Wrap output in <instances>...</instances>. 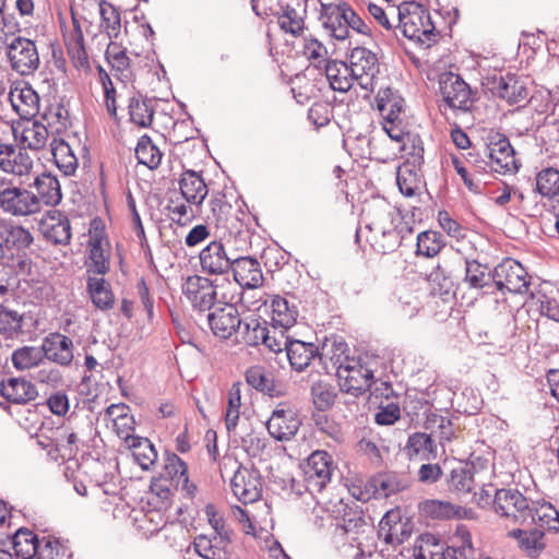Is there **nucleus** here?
<instances>
[{
    "label": "nucleus",
    "mask_w": 559,
    "mask_h": 559,
    "mask_svg": "<svg viewBox=\"0 0 559 559\" xmlns=\"http://www.w3.org/2000/svg\"><path fill=\"white\" fill-rule=\"evenodd\" d=\"M367 217L370 219L366 228L370 231L367 240L372 249L380 254L394 252L404 239L401 229L393 224L395 222L392 206L384 198L374 199L365 209Z\"/></svg>",
    "instance_id": "nucleus-1"
},
{
    "label": "nucleus",
    "mask_w": 559,
    "mask_h": 559,
    "mask_svg": "<svg viewBox=\"0 0 559 559\" xmlns=\"http://www.w3.org/2000/svg\"><path fill=\"white\" fill-rule=\"evenodd\" d=\"M399 28L404 37L416 46L428 49L438 43L440 33L436 26L424 28L423 19L427 17V8L415 0L403 1L397 7Z\"/></svg>",
    "instance_id": "nucleus-2"
},
{
    "label": "nucleus",
    "mask_w": 559,
    "mask_h": 559,
    "mask_svg": "<svg viewBox=\"0 0 559 559\" xmlns=\"http://www.w3.org/2000/svg\"><path fill=\"white\" fill-rule=\"evenodd\" d=\"M439 91L447 106L453 110L469 112L478 99L477 91H473L460 74L451 71L440 74Z\"/></svg>",
    "instance_id": "nucleus-3"
},
{
    "label": "nucleus",
    "mask_w": 559,
    "mask_h": 559,
    "mask_svg": "<svg viewBox=\"0 0 559 559\" xmlns=\"http://www.w3.org/2000/svg\"><path fill=\"white\" fill-rule=\"evenodd\" d=\"M488 143H483L484 156L490 159V169L495 173H512L513 175L520 170L521 163L516 158V153L510 143L509 138L500 132H490Z\"/></svg>",
    "instance_id": "nucleus-4"
},
{
    "label": "nucleus",
    "mask_w": 559,
    "mask_h": 559,
    "mask_svg": "<svg viewBox=\"0 0 559 559\" xmlns=\"http://www.w3.org/2000/svg\"><path fill=\"white\" fill-rule=\"evenodd\" d=\"M4 43L10 66L14 71L21 75H29L38 69L40 60L34 40L16 36Z\"/></svg>",
    "instance_id": "nucleus-5"
},
{
    "label": "nucleus",
    "mask_w": 559,
    "mask_h": 559,
    "mask_svg": "<svg viewBox=\"0 0 559 559\" xmlns=\"http://www.w3.org/2000/svg\"><path fill=\"white\" fill-rule=\"evenodd\" d=\"M487 88L492 96L506 100L509 105L524 103L530 95L526 79L511 72L487 78Z\"/></svg>",
    "instance_id": "nucleus-6"
},
{
    "label": "nucleus",
    "mask_w": 559,
    "mask_h": 559,
    "mask_svg": "<svg viewBox=\"0 0 559 559\" xmlns=\"http://www.w3.org/2000/svg\"><path fill=\"white\" fill-rule=\"evenodd\" d=\"M493 287L502 294H525L530 287L527 272L513 259H504L493 267Z\"/></svg>",
    "instance_id": "nucleus-7"
},
{
    "label": "nucleus",
    "mask_w": 559,
    "mask_h": 559,
    "mask_svg": "<svg viewBox=\"0 0 559 559\" xmlns=\"http://www.w3.org/2000/svg\"><path fill=\"white\" fill-rule=\"evenodd\" d=\"M302 471L307 490L311 493L321 492L331 481L333 459L326 451H314L308 456Z\"/></svg>",
    "instance_id": "nucleus-8"
},
{
    "label": "nucleus",
    "mask_w": 559,
    "mask_h": 559,
    "mask_svg": "<svg viewBox=\"0 0 559 559\" xmlns=\"http://www.w3.org/2000/svg\"><path fill=\"white\" fill-rule=\"evenodd\" d=\"M308 0H278L273 16L285 34L299 37L306 28Z\"/></svg>",
    "instance_id": "nucleus-9"
},
{
    "label": "nucleus",
    "mask_w": 559,
    "mask_h": 559,
    "mask_svg": "<svg viewBox=\"0 0 559 559\" xmlns=\"http://www.w3.org/2000/svg\"><path fill=\"white\" fill-rule=\"evenodd\" d=\"M216 288L217 285L214 281L195 274L187 277L182 284V294L193 309L204 312L214 307L217 298Z\"/></svg>",
    "instance_id": "nucleus-10"
},
{
    "label": "nucleus",
    "mask_w": 559,
    "mask_h": 559,
    "mask_svg": "<svg viewBox=\"0 0 559 559\" xmlns=\"http://www.w3.org/2000/svg\"><path fill=\"white\" fill-rule=\"evenodd\" d=\"M336 374L341 391L358 397L369 391L376 382L373 371L360 364H341Z\"/></svg>",
    "instance_id": "nucleus-11"
},
{
    "label": "nucleus",
    "mask_w": 559,
    "mask_h": 559,
    "mask_svg": "<svg viewBox=\"0 0 559 559\" xmlns=\"http://www.w3.org/2000/svg\"><path fill=\"white\" fill-rule=\"evenodd\" d=\"M0 207L13 216H27L39 212V201L32 191L9 187L0 191Z\"/></svg>",
    "instance_id": "nucleus-12"
},
{
    "label": "nucleus",
    "mask_w": 559,
    "mask_h": 559,
    "mask_svg": "<svg viewBox=\"0 0 559 559\" xmlns=\"http://www.w3.org/2000/svg\"><path fill=\"white\" fill-rule=\"evenodd\" d=\"M300 425L297 411L287 403H280L266 421V429L275 440L287 441L297 433Z\"/></svg>",
    "instance_id": "nucleus-13"
},
{
    "label": "nucleus",
    "mask_w": 559,
    "mask_h": 559,
    "mask_svg": "<svg viewBox=\"0 0 559 559\" xmlns=\"http://www.w3.org/2000/svg\"><path fill=\"white\" fill-rule=\"evenodd\" d=\"M233 493L243 504L253 503L262 496L261 475L255 468L238 465L230 479Z\"/></svg>",
    "instance_id": "nucleus-14"
},
{
    "label": "nucleus",
    "mask_w": 559,
    "mask_h": 559,
    "mask_svg": "<svg viewBox=\"0 0 559 559\" xmlns=\"http://www.w3.org/2000/svg\"><path fill=\"white\" fill-rule=\"evenodd\" d=\"M420 545H415V559H475L476 552L455 544L444 548L432 534L420 535Z\"/></svg>",
    "instance_id": "nucleus-15"
},
{
    "label": "nucleus",
    "mask_w": 559,
    "mask_h": 559,
    "mask_svg": "<svg viewBox=\"0 0 559 559\" xmlns=\"http://www.w3.org/2000/svg\"><path fill=\"white\" fill-rule=\"evenodd\" d=\"M413 533V523L402 518L400 509H392L382 516L379 523L378 536L385 544L396 546L403 544Z\"/></svg>",
    "instance_id": "nucleus-16"
},
{
    "label": "nucleus",
    "mask_w": 559,
    "mask_h": 559,
    "mask_svg": "<svg viewBox=\"0 0 559 559\" xmlns=\"http://www.w3.org/2000/svg\"><path fill=\"white\" fill-rule=\"evenodd\" d=\"M207 322L213 334L224 340L229 338L234 333L239 334L243 324L238 309L233 304H225L210 311Z\"/></svg>",
    "instance_id": "nucleus-17"
},
{
    "label": "nucleus",
    "mask_w": 559,
    "mask_h": 559,
    "mask_svg": "<svg viewBox=\"0 0 559 559\" xmlns=\"http://www.w3.org/2000/svg\"><path fill=\"white\" fill-rule=\"evenodd\" d=\"M245 379L249 386L269 397H282L286 394L285 383L273 370L264 366L249 367L245 372Z\"/></svg>",
    "instance_id": "nucleus-18"
},
{
    "label": "nucleus",
    "mask_w": 559,
    "mask_h": 559,
    "mask_svg": "<svg viewBox=\"0 0 559 559\" xmlns=\"http://www.w3.org/2000/svg\"><path fill=\"white\" fill-rule=\"evenodd\" d=\"M495 512L503 518L526 521L531 511L527 498L520 490L501 488L496 489Z\"/></svg>",
    "instance_id": "nucleus-19"
},
{
    "label": "nucleus",
    "mask_w": 559,
    "mask_h": 559,
    "mask_svg": "<svg viewBox=\"0 0 559 559\" xmlns=\"http://www.w3.org/2000/svg\"><path fill=\"white\" fill-rule=\"evenodd\" d=\"M201 271L209 275L228 274L234 257L229 255L221 240L211 241L199 253Z\"/></svg>",
    "instance_id": "nucleus-20"
},
{
    "label": "nucleus",
    "mask_w": 559,
    "mask_h": 559,
    "mask_svg": "<svg viewBox=\"0 0 559 559\" xmlns=\"http://www.w3.org/2000/svg\"><path fill=\"white\" fill-rule=\"evenodd\" d=\"M320 4L319 20L323 28L329 31L330 35L337 40L346 39L349 31L346 29L345 20L346 13L349 11V4L344 0L331 3L320 2Z\"/></svg>",
    "instance_id": "nucleus-21"
},
{
    "label": "nucleus",
    "mask_w": 559,
    "mask_h": 559,
    "mask_svg": "<svg viewBox=\"0 0 559 559\" xmlns=\"http://www.w3.org/2000/svg\"><path fill=\"white\" fill-rule=\"evenodd\" d=\"M44 360L47 359L62 367H68L74 358V345L72 340L60 333L51 332L41 341Z\"/></svg>",
    "instance_id": "nucleus-22"
},
{
    "label": "nucleus",
    "mask_w": 559,
    "mask_h": 559,
    "mask_svg": "<svg viewBox=\"0 0 559 559\" xmlns=\"http://www.w3.org/2000/svg\"><path fill=\"white\" fill-rule=\"evenodd\" d=\"M33 240L28 229L10 221L0 219V245L4 259L14 257L15 252H23L33 243Z\"/></svg>",
    "instance_id": "nucleus-23"
},
{
    "label": "nucleus",
    "mask_w": 559,
    "mask_h": 559,
    "mask_svg": "<svg viewBox=\"0 0 559 559\" xmlns=\"http://www.w3.org/2000/svg\"><path fill=\"white\" fill-rule=\"evenodd\" d=\"M405 488V481L402 480L396 473H378L366 481L365 492H361L357 499L367 501L370 498H388Z\"/></svg>",
    "instance_id": "nucleus-24"
},
{
    "label": "nucleus",
    "mask_w": 559,
    "mask_h": 559,
    "mask_svg": "<svg viewBox=\"0 0 559 559\" xmlns=\"http://www.w3.org/2000/svg\"><path fill=\"white\" fill-rule=\"evenodd\" d=\"M40 230L45 238L55 245H69L71 240V224L68 216L58 211H47L39 221Z\"/></svg>",
    "instance_id": "nucleus-25"
},
{
    "label": "nucleus",
    "mask_w": 559,
    "mask_h": 559,
    "mask_svg": "<svg viewBox=\"0 0 559 559\" xmlns=\"http://www.w3.org/2000/svg\"><path fill=\"white\" fill-rule=\"evenodd\" d=\"M230 271L241 288L254 289L263 285V273L260 262L255 258L235 257Z\"/></svg>",
    "instance_id": "nucleus-26"
},
{
    "label": "nucleus",
    "mask_w": 559,
    "mask_h": 559,
    "mask_svg": "<svg viewBox=\"0 0 559 559\" xmlns=\"http://www.w3.org/2000/svg\"><path fill=\"white\" fill-rule=\"evenodd\" d=\"M233 532H224V536L198 535L193 547L195 552L204 559H231Z\"/></svg>",
    "instance_id": "nucleus-27"
},
{
    "label": "nucleus",
    "mask_w": 559,
    "mask_h": 559,
    "mask_svg": "<svg viewBox=\"0 0 559 559\" xmlns=\"http://www.w3.org/2000/svg\"><path fill=\"white\" fill-rule=\"evenodd\" d=\"M319 70L323 69L333 91L345 93L348 92L354 82V70L346 61L337 59L320 60L319 64H314Z\"/></svg>",
    "instance_id": "nucleus-28"
},
{
    "label": "nucleus",
    "mask_w": 559,
    "mask_h": 559,
    "mask_svg": "<svg viewBox=\"0 0 559 559\" xmlns=\"http://www.w3.org/2000/svg\"><path fill=\"white\" fill-rule=\"evenodd\" d=\"M10 102L14 111L22 120L31 121L39 112V95L31 84L24 82L10 92Z\"/></svg>",
    "instance_id": "nucleus-29"
},
{
    "label": "nucleus",
    "mask_w": 559,
    "mask_h": 559,
    "mask_svg": "<svg viewBox=\"0 0 559 559\" xmlns=\"http://www.w3.org/2000/svg\"><path fill=\"white\" fill-rule=\"evenodd\" d=\"M0 395L9 403L24 405L34 401L38 391L25 378L10 377L0 381Z\"/></svg>",
    "instance_id": "nucleus-30"
},
{
    "label": "nucleus",
    "mask_w": 559,
    "mask_h": 559,
    "mask_svg": "<svg viewBox=\"0 0 559 559\" xmlns=\"http://www.w3.org/2000/svg\"><path fill=\"white\" fill-rule=\"evenodd\" d=\"M332 514L341 523L337 525L345 531V533H360L364 532V527L368 526L367 519L364 515L361 508L355 502H344L340 499L333 506Z\"/></svg>",
    "instance_id": "nucleus-31"
},
{
    "label": "nucleus",
    "mask_w": 559,
    "mask_h": 559,
    "mask_svg": "<svg viewBox=\"0 0 559 559\" xmlns=\"http://www.w3.org/2000/svg\"><path fill=\"white\" fill-rule=\"evenodd\" d=\"M284 345L289 364L296 371H304L312 359L321 358L318 346L312 342L287 337Z\"/></svg>",
    "instance_id": "nucleus-32"
},
{
    "label": "nucleus",
    "mask_w": 559,
    "mask_h": 559,
    "mask_svg": "<svg viewBox=\"0 0 559 559\" xmlns=\"http://www.w3.org/2000/svg\"><path fill=\"white\" fill-rule=\"evenodd\" d=\"M272 321L274 326L289 329L298 319L299 309L295 296H271Z\"/></svg>",
    "instance_id": "nucleus-33"
},
{
    "label": "nucleus",
    "mask_w": 559,
    "mask_h": 559,
    "mask_svg": "<svg viewBox=\"0 0 559 559\" xmlns=\"http://www.w3.org/2000/svg\"><path fill=\"white\" fill-rule=\"evenodd\" d=\"M465 275L464 283L471 289H486V293L491 292L493 287V269L489 264L481 263L477 259H464Z\"/></svg>",
    "instance_id": "nucleus-34"
},
{
    "label": "nucleus",
    "mask_w": 559,
    "mask_h": 559,
    "mask_svg": "<svg viewBox=\"0 0 559 559\" xmlns=\"http://www.w3.org/2000/svg\"><path fill=\"white\" fill-rule=\"evenodd\" d=\"M403 451L411 461L420 460L429 462L437 457V443L426 432H414L408 436Z\"/></svg>",
    "instance_id": "nucleus-35"
},
{
    "label": "nucleus",
    "mask_w": 559,
    "mask_h": 559,
    "mask_svg": "<svg viewBox=\"0 0 559 559\" xmlns=\"http://www.w3.org/2000/svg\"><path fill=\"white\" fill-rule=\"evenodd\" d=\"M428 281L431 283V295L448 301L455 295V282L448 262L438 263L430 274Z\"/></svg>",
    "instance_id": "nucleus-36"
},
{
    "label": "nucleus",
    "mask_w": 559,
    "mask_h": 559,
    "mask_svg": "<svg viewBox=\"0 0 559 559\" xmlns=\"http://www.w3.org/2000/svg\"><path fill=\"white\" fill-rule=\"evenodd\" d=\"M156 98H148L141 92H136L129 98L128 111L130 121L141 128H148L154 119L155 107L153 102Z\"/></svg>",
    "instance_id": "nucleus-37"
},
{
    "label": "nucleus",
    "mask_w": 559,
    "mask_h": 559,
    "mask_svg": "<svg viewBox=\"0 0 559 559\" xmlns=\"http://www.w3.org/2000/svg\"><path fill=\"white\" fill-rule=\"evenodd\" d=\"M86 292L98 310L107 311L114 307L115 295L110 283L105 277H87Z\"/></svg>",
    "instance_id": "nucleus-38"
},
{
    "label": "nucleus",
    "mask_w": 559,
    "mask_h": 559,
    "mask_svg": "<svg viewBox=\"0 0 559 559\" xmlns=\"http://www.w3.org/2000/svg\"><path fill=\"white\" fill-rule=\"evenodd\" d=\"M8 542L12 545L16 557L23 559H37V548L39 547V538L27 527H20L16 532L8 536Z\"/></svg>",
    "instance_id": "nucleus-39"
},
{
    "label": "nucleus",
    "mask_w": 559,
    "mask_h": 559,
    "mask_svg": "<svg viewBox=\"0 0 559 559\" xmlns=\"http://www.w3.org/2000/svg\"><path fill=\"white\" fill-rule=\"evenodd\" d=\"M527 519L548 531L559 532V510L546 500L533 502L530 506Z\"/></svg>",
    "instance_id": "nucleus-40"
},
{
    "label": "nucleus",
    "mask_w": 559,
    "mask_h": 559,
    "mask_svg": "<svg viewBox=\"0 0 559 559\" xmlns=\"http://www.w3.org/2000/svg\"><path fill=\"white\" fill-rule=\"evenodd\" d=\"M349 67L356 75H377L379 62L377 55L365 47H354L349 55Z\"/></svg>",
    "instance_id": "nucleus-41"
},
{
    "label": "nucleus",
    "mask_w": 559,
    "mask_h": 559,
    "mask_svg": "<svg viewBox=\"0 0 559 559\" xmlns=\"http://www.w3.org/2000/svg\"><path fill=\"white\" fill-rule=\"evenodd\" d=\"M509 535L518 540L520 549L531 558H537L545 549L544 532L538 528L512 530Z\"/></svg>",
    "instance_id": "nucleus-42"
},
{
    "label": "nucleus",
    "mask_w": 559,
    "mask_h": 559,
    "mask_svg": "<svg viewBox=\"0 0 559 559\" xmlns=\"http://www.w3.org/2000/svg\"><path fill=\"white\" fill-rule=\"evenodd\" d=\"M34 187L37 190L39 210L41 203L47 206H57L62 200L61 186L58 177H35Z\"/></svg>",
    "instance_id": "nucleus-43"
},
{
    "label": "nucleus",
    "mask_w": 559,
    "mask_h": 559,
    "mask_svg": "<svg viewBox=\"0 0 559 559\" xmlns=\"http://www.w3.org/2000/svg\"><path fill=\"white\" fill-rule=\"evenodd\" d=\"M85 267L86 278L104 277L110 271L109 254L105 253L98 239H95L94 245H88V258L85 261Z\"/></svg>",
    "instance_id": "nucleus-44"
},
{
    "label": "nucleus",
    "mask_w": 559,
    "mask_h": 559,
    "mask_svg": "<svg viewBox=\"0 0 559 559\" xmlns=\"http://www.w3.org/2000/svg\"><path fill=\"white\" fill-rule=\"evenodd\" d=\"M128 448L132 451L134 461L144 471H148L150 467L157 460V451L154 444L144 437L131 438V442L127 443Z\"/></svg>",
    "instance_id": "nucleus-45"
},
{
    "label": "nucleus",
    "mask_w": 559,
    "mask_h": 559,
    "mask_svg": "<svg viewBox=\"0 0 559 559\" xmlns=\"http://www.w3.org/2000/svg\"><path fill=\"white\" fill-rule=\"evenodd\" d=\"M179 188L182 198L195 205H201L209 193L204 177H180Z\"/></svg>",
    "instance_id": "nucleus-46"
},
{
    "label": "nucleus",
    "mask_w": 559,
    "mask_h": 559,
    "mask_svg": "<svg viewBox=\"0 0 559 559\" xmlns=\"http://www.w3.org/2000/svg\"><path fill=\"white\" fill-rule=\"evenodd\" d=\"M162 156L159 148L153 143L150 135L140 136L135 147V157L139 164L153 170L160 165Z\"/></svg>",
    "instance_id": "nucleus-47"
},
{
    "label": "nucleus",
    "mask_w": 559,
    "mask_h": 559,
    "mask_svg": "<svg viewBox=\"0 0 559 559\" xmlns=\"http://www.w3.org/2000/svg\"><path fill=\"white\" fill-rule=\"evenodd\" d=\"M269 333L265 322H261L258 318H249L243 320L242 329L238 335L247 345L258 346L267 342Z\"/></svg>",
    "instance_id": "nucleus-48"
},
{
    "label": "nucleus",
    "mask_w": 559,
    "mask_h": 559,
    "mask_svg": "<svg viewBox=\"0 0 559 559\" xmlns=\"http://www.w3.org/2000/svg\"><path fill=\"white\" fill-rule=\"evenodd\" d=\"M11 359L16 370L23 371L37 367L44 361L41 346L19 347L13 350Z\"/></svg>",
    "instance_id": "nucleus-49"
},
{
    "label": "nucleus",
    "mask_w": 559,
    "mask_h": 559,
    "mask_svg": "<svg viewBox=\"0 0 559 559\" xmlns=\"http://www.w3.org/2000/svg\"><path fill=\"white\" fill-rule=\"evenodd\" d=\"M100 27L105 29L107 36L118 38L121 31V16L117 7L107 0L99 1Z\"/></svg>",
    "instance_id": "nucleus-50"
},
{
    "label": "nucleus",
    "mask_w": 559,
    "mask_h": 559,
    "mask_svg": "<svg viewBox=\"0 0 559 559\" xmlns=\"http://www.w3.org/2000/svg\"><path fill=\"white\" fill-rule=\"evenodd\" d=\"M444 246L442 234L436 230H425L417 235L416 254L433 258Z\"/></svg>",
    "instance_id": "nucleus-51"
},
{
    "label": "nucleus",
    "mask_w": 559,
    "mask_h": 559,
    "mask_svg": "<svg viewBox=\"0 0 559 559\" xmlns=\"http://www.w3.org/2000/svg\"><path fill=\"white\" fill-rule=\"evenodd\" d=\"M419 511L423 515L432 520H452L454 504L449 501L427 499L419 503Z\"/></svg>",
    "instance_id": "nucleus-52"
},
{
    "label": "nucleus",
    "mask_w": 559,
    "mask_h": 559,
    "mask_svg": "<svg viewBox=\"0 0 559 559\" xmlns=\"http://www.w3.org/2000/svg\"><path fill=\"white\" fill-rule=\"evenodd\" d=\"M23 316L15 310L0 307V334L5 338H14L23 333Z\"/></svg>",
    "instance_id": "nucleus-53"
},
{
    "label": "nucleus",
    "mask_w": 559,
    "mask_h": 559,
    "mask_svg": "<svg viewBox=\"0 0 559 559\" xmlns=\"http://www.w3.org/2000/svg\"><path fill=\"white\" fill-rule=\"evenodd\" d=\"M392 212L395 216L394 226L401 229V234L404 238L414 233V224L421 221V210L417 206H413L409 212L404 213L400 206L392 207Z\"/></svg>",
    "instance_id": "nucleus-54"
},
{
    "label": "nucleus",
    "mask_w": 559,
    "mask_h": 559,
    "mask_svg": "<svg viewBox=\"0 0 559 559\" xmlns=\"http://www.w3.org/2000/svg\"><path fill=\"white\" fill-rule=\"evenodd\" d=\"M311 395L314 404L321 411L332 407L336 399L334 386L322 380L312 383Z\"/></svg>",
    "instance_id": "nucleus-55"
},
{
    "label": "nucleus",
    "mask_w": 559,
    "mask_h": 559,
    "mask_svg": "<svg viewBox=\"0 0 559 559\" xmlns=\"http://www.w3.org/2000/svg\"><path fill=\"white\" fill-rule=\"evenodd\" d=\"M474 486V475L466 466L453 468L450 474L449 488L459 493H469Z\"/></svg>",
    "instance_id": "nucleus-56"
},
{
    "label": "nucleus",
    "mask_w": 559,
    "mask_h": 559,
    "mask_svg": "<svg viewBox=\"0 0 559 559\" xmlns=\"http://www.w3.org/2000/svg\"><path fill=\"white\" fill-rule=\"evenodd\" d=\"M188 472V466L186 462L180 459L176 453H166L165 463L163 471L158 476L165 477L176 485L180 477L185 476V473Z\"/></svg>",
    "instance_id": "nucleus-57"
},
{
    "label": "nucleus",
    "mask_w": 559,
    "mask_h": 559,
    "mask_svg": "<svg viewBox=\"0 0 559 559\" xmlns=\"http://www.w3.org/2000/svg\"><path fill=\"white\" fill-rule=\"evenodd\" d=\"M118 48L119 44L111 40L105 51V59L110 64L112 71L123 73L129 71L131 59L127 56V49H119L117 52H111L112 49Z\"/></svg>",
    "instance_id": "nucleus-58"
},
{
    "label": "nucleus",
    "mask_w": 559,
    "mask_h": 559,
    "mask_svg": "<svg viewBox=\"0 0 559 559\" xmlns=\"http://www.w3.org/2000/svg\"><path fill=\"white\" fill-rule=\"evenodd\" d=\"M332 118L333 107L328 102H316L308 110L309 121L318 129L328 126Z\"/></svg>",
    "instance_id": "nucleus-59"
},
{
    "label": "nucleus",
    "mask_w": 559,
    "mask_h": 559,
    "mask_svg": "<svg viewBox=\"0 0 559 559\" xmlns=\"http://www.w3.org/2000/svg\"><path fill=\"white\" fill-rule=\"evenodd\" d=\"M48 136L47 128L39 121H34L32 128L23 130V140L28 141L31 150H40L46 145Z\"/></svg>",
    "instance_id": "nucleus-60"
},
{
    "label": "nucleus",
    "mask_w": 559,
    "mask_h": 559,
    "mask_svg": "<svg viewBox=\"0 0 559 559\" xmlns=\"http://www.w3.org/2000/svg\"><path fill=\"white\" fill-rule=\"evenodd\" d=\"M424 177H395L400 192L406 198L420 197L426 189Z\"/></svg>",
    "instance_id": "nucleus-61"
},
{
    "label": "nucleus",
    "mask_w": 559,
    "mask_h": 559,
    "mask_svg": "<svg viewBox=\"0 0 559 559\" xmlns=\"http://www.w3.org/2000/svg\"><path fill=\"white\" fill-rule=\"evenodd\" d=\"M437 219L442 230L447 233L449 237L455 238L456 240L465 238L466 228L452 218L448 211H439Z\"/></svg>",
    "instance_id": "nucleus-62"
},
{
    "label": "nucleus",
    "mask_w": 559,
    "mask_h": 559,
    "mask_svg": "<svg viewBox=\"0 0 559 559\" xmlns=\"http://www.w3.org/2000/svg\"><path fill=\"white\" fill-rule=\"evenodd\" d=\"M188 210L189 207L185 203L178 204L177 201L173 198L168 199V202L165 206V211L168 212L169 218L180 226H186L194 217L191 209V216H188Z\"/></svg>",
    "instance_id": "nucleus-63"
},
{
    "label": "nucleus",
    "mask_w": 559,
    "mask_h": 559,
    "mask_svg": "<svg viewBox=\"0 0 559 559\" xmlns=\"http://www.w3.org/2000/svg\"><path fill=\"white\" fill-rule=\"evenodd\" d=\"M535 190L543 197L552 199L559 194V177H535Z\"/></svg>",
    "instance_id": "nucleus-64"
}]
</instances>
